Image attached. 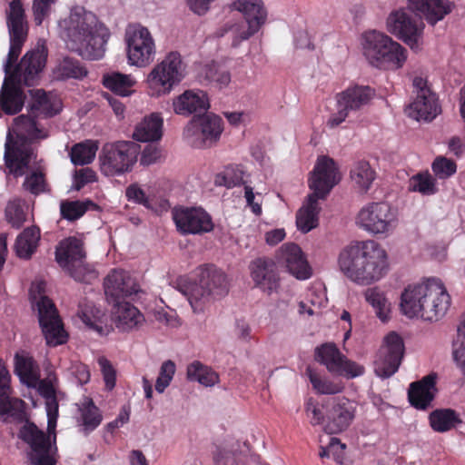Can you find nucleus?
Listing matches in <instances>:
<instances>
[{
	"mask_svg": "<svg viewBox=\"0 0 465 465\" xmlns=\"http://www.w3.org/2000/svg\"><path fill=\"white\" fill-rule=\"evenodd\" d=\"M374 91L367 85H351L336 94V104L349 114L360 111L371 101Z\"/></svg>",
	"mask_w": 465,
	"mask_h": 465,
	"instance_id": "c85d7f7f",
	"label": "nucleus"
},
{
	"mask_svg": "<svg viewBox=\"0 0 465 465\" xmlns=\"http://www.w3.org/2000/svg\"><path fill=\"white\" fill-rule=\"evenodd\" d=\"M102 83L105 88L121 96H128L133 93L134 81L130 75L119 72L104 74Z\"/></svg>",
	"mask_w": 465,
	"mask_h": 465,
	"instance_id": "58836bf2",
	"label": "nucleus"
},
{
	"mask_svg": "<svg viewBox=\"0 0 465 465\" xmlns=\"http://www.w3.org/2000/svg\"><path fill=\"white\" fill-rule=\"evenodd\" d=\"M403 354L404 343L401 337L394 331L390 332L374 361L376 375L383 379L392 376L398 371Z\"/></svg>",
	"mask_w": 465,
	"mask_h": 465,
	"instance_id": "aec40b11",
	"label": "nucleus"
},
{
	"mask_svg": "<svg viewBox=\"0 0 465 465\" xmlns=\"http://www.w3.org/2000/svg\"><path fill=\"white\" fill-rule=\"evenodd\" d=\"M5 215L8 223L14 228H20L25 222L26 214L23 208L17 204L10 203L5 209Z\"/></svg>",
	"mask_w": 465,
	"mask_h": 465,
	"instance_id": "052dcab7",
	"label": "nucleus"
},
{
	"mask_svg": "<svg viewBox=\"0 0 465 465\" xmlns=\"http://www.w3.org/2000/svg\"><path fill=\"white\" fill-rule=\"evenodd\" d=\"M97 362L100 366L105 387L108 391H112L116 384V371L111 361L104 356L98 358Z\"/></svg>",
	"mask_w": 465,
	"mask_h": 465,
	"instance_id": "4d7b16f0",
	"label": "nucleus"
},
{
	"mask_svg": "<svg viewBox=\"0 0 465 465\" xmlns=\"http://www.w3.org/2000/svg\"><path fill=\"white\" fill-rule=\"evenodd\" d=\"M11 376L4 362L0 360V416L13 411L11 400L7 395L10 389Z\"/></svg>",
	"mask_w": 465,
	"mask_h": 465,
	"instance_id": "3c124183",
	"label": "nucleus"
},
{
	"mask_svg": "<svg viewBox=\"0 0 465 465\" xmlns=\"http://www.w3.org/2000/svg\"><path fill=\"white\" fill-rule=\"evenodd\" d=\"M104 292L108 302L124 301L125 297L135 294L139 285L128 272L114 269L106 276L104 282Z\"/></svg>",
	"mask_w": 465,
	"mask_h": 465,
	"instance_id": "5701e85b",
	"label": "nucleus"
},
{
	"mask_svg": "<svg viewBox=\"0 0 465 465\" xmlns=\"http://www.w3.org/2000/svg\"><path fill=\"white\" fill-rule=\"evenodd\" d=\"M96 204L91 200L85 201H63L60 204L61 216L70 222L80 219L90 207L96 208Z\"/></svg>",
	"mask_w": 465,
	"mask_h": 465,
	"instance_id": "49530a36",
	"label": "nucleus"
},
{
	"mask_svg": "<svg viewBox=\"0 0 465 465\" xmlns=\"http://www.w3.org/2000/svg\"><path fill=\"white\" fill-rule=\"evenodd\" d=\"M175 114L190 115L193 113H204L209 108L207 94L202 90H187L173 103Z\"/></svg>",
	"mask_w": 465,
	"mask_h": 465,
	"instance_id": "c756f323",
	"label": "nucleus"
},
{
	"mask_svg": "<svg viewBox=\"0 0 465 465\" xmlns=\"http://www.w3.org/2000/svg\"><path fill=\"white\" fill-rule=\"evenodd\" d=\"M425 286L418 317L424 321L436 322L445 315L450 305V296L439 279H429Z\"/></svg>",
	"mask_w": 465,
	"mask_h": 465,
	"instance_id": "a211bd4d",
	"label": "nucleus"
},
{
	"mask_svg": "<svg viewBox=\"0 0 465 465\" xmlns=\"http://www.w3.org/2000/svg\"><path fill=\"white\" fill-rule=\"evenodd\" d=\"M251 277L255 286L268 294L279 288L280 278L274 262L268 258H257L250 264Z\"/></svg>",
	"mask_w": 465,
	"mask_h": 465,
	"instance_id": "bb28decb",
	"label": "nucleus"
},
{
	"mask_svg": "<svg viewBox=\"0 0 465 465\" xmlns=\"http://www.w3.org/2000/svg\"><path fill=\"white\" fill-rule=\"evenodd\" d=\"M163 119L156 114L145 117L135 128L133 138L140 142L158 141L163 135Z\"/></svg>",
	"mask_w": 465,
	"mask_h": 465,
	"instance_id": "72a5a7b5",
	"label": "nucleus"
},
{
	"mask_svg": "<svg viewBox=\"0 0 465 465\" xmlns=\"http://www.w3.org/2000/svg\"><path fill=\"white\" fill-rule=\"evenodd\" d=\"M175 371L176 366L173 361L168 360L163 362L160 368L159 376L155 382V390L157 392L163 393L165 391V389L170 385Z\"/></svg>",
	"mask_w": 465,
	"mask_h": 465,
	"instance_id": "603ef678",
	"label": "nucleus"
},
{
	"mask_svg": "<svg viewBox=\"0 0 465 465\" xmlns=\"http://www.w3.org/2000/svg\"><path fill=\"white\" fill-rule=\"evenodd\" d=\"M231 7L242 15L245 24L232 25L223 29L219 36H223L227 31H232L233 34L232 45L236 47L241 42L248 40L260 31L267 21L268 11L262 0H235Z\"/></svg>",
	"mask_w": 465,
	"mask_h": 465,
	"instance_id": "1a4fd4ad",
	"label": "nucleus"
},
{
	"mask_svg": "<svg viewBox=\"0 0 465 465\" xmlns=\"http://www.w3.org/2000/svg\"><path fill=\"white\" fill-rule=\"evenodd\" d=\"M140 145L133 141L106 143L99 155L100 168L106 176L121 175L133 170Z\"/></svg>",
	"mask_w": 465,
	"mask_h": 465,
	"instance_id": "9d476101",
	"label": "nucleus"
},
{
	"mask_svg": "<svg viewBox=\"0 0 465 465\" xmlns=\"http://www.w3.org/2000/svg\"><path fill=\"white\" fill-rule=\"evenodd\" d=\"M40 240V230L35 226L25 228L16 238L15 251L21 259H30L36 251Z\"/></svg>",
	"mask_w": 465,
	"mask_h": 465,
	"instance_id": "e433bc0d",
	"label": "nucleus"
},
{
	"mask_svg": "<svg viewBox=\"0 0 465 465\" xmlns=\"http://www.w3.org/2000/svg\"><path fill=\"white\" fill-rule=\"evenodd\" d=\"M31 103L29 110L35 117H52L60 112V102L43 89L29 91Z\"/></svg>",
	"mask_w": 465,
	"mask_h": 465,
	"instance_id": "2f4dec72",
	"label": "nucleus"
},
{
	"mask_svg": "<svg viewBox=\"0 0 465 465\" xmlns=\"http://www.w3.org/2000/svg\"><path fill=\"white\" fill-rule=\"evenodd\" d=\"M434 174L439 179H447L457 171V164L454 161L444 156H438L431 165Z\"/></svg>",
	"mask_w": 465,
	"mask_h": 465,
	"instance_id": "864d4df0",
	"label": "nucleus"
},
{
	"mask_svg": "<svg viewBox=\"0 0 465 465\" xmlns=\"http://www.w3.org/2000/svg\"><path fill=\"white\" fill-rule=\"evenodd\" d=\"M55 260L77 282H87L94 276V272L84 262V242L77 237H68L59 242L55 251Z\"/></svg>",
	"mask_w": 465,
	"mask_h": 465,
	"instance_id": "f8f14e48",
	"label": "nucleus"
},
{
	"mask_svg": "<svg viewBox=\"0 0 465 465\" xmlns=\"http://www.w3.org/2000/svg\"><path fill=\"white\" fill-rule=\"evenodd\" d=\"M172 216L177 231L183 235H202L214 229L211 214L202 207H174Z\"/></svg>",
	"mask_w": 465,
	"mask_h": 465,
	"instance_id": "f3484780",
	"label": "nucleus"
},
{
	"mask_svg": "<svg viewBox=\"0 0 465 465\" xmlns=\"http://www.w3.org/2000/svg\"><path fill=\"white\" fill-rule=\"evenodd\" d=\"M361 45L364 57L378 69L395 71L407 60V50L401 45L375 30L362 34Z\"/></svg>",
	"mask_w": 465,
	"mask_h": 465,
	"instance_id": "6e6552de",
	"label": "nucleus"
},
{
	"mask_svg": "<svg viewBox=\"0 0 465 465\" xmlns=\"http://www.w3.org/2000/svg\"><path fill=\"white\" fill-rule=\"evenodd\" d=\"M46 63L44 50L28 51L14 68L13 74H5L0 91V109L7 115L18 114L24 107L25 94L22 84L33 86Z\"/></svg>",
	"mask_w": 465,
	"mask_h": 465,
	"instance_id": "20e7f679",
	"label": "nucleus"
},
{
	"mask_svg": "<svg viewBox=\"0 0 465 465\" xmlns=\"http://www.w3.org/2000/svg\"><path fill=\"white\" fill-rule=\"evenodd\" d=\"M316 359L330 372L352 379L364 373L363 366L348 360L332 343H325L316 349Z\"/></svg>",
	"mask_w": 465,
	"mask_h": 465,
	"instance_id": "4be33fe9",
	"label": "nucleus"
},
{
	"mask_svg": "<svg viewBox=\"0 0 465 465\" xmlns=\"http://www.w3.org/2000/svg\"><path fill=\"white\" fill-rule=\"evenodd\" d=\"M140 164L143 166L154 164L163 158L162 149L154 143L145 145L143 151L140 150Z\"/></svg>",
	"mask_w": 465,
	"mask_h": 465,
	"instance_id": "13d9d810",
	"label": "nucleus"
},
{
	"mask_svg": "<svg viewBox=\"0 0 465 465\" xmlns=\"http://www.w3.org/2000/svg\"><path fill=\"white\" fill-rule=\"evenodd\" d=\"M64 24L66 45L72 52L88 60L104 57L111 34L94 13L75 6Z\"/></svg>",
	"mask_w": 465,
	"mask_h": 465,
	"instance_id": "7ed1b4c3",
	"label": "nucleus"
},
{
	"mask_svg": "<svg viewBox=\"0 0 465 465\" xmlns=\"http://www.w3.org/2000/svg\"><path fill=\"white\" fill-rule=\"evenodd\" d=\"M96 181L95 173L90 168H83L74 174V189L80 191L86 184Z\"/></svg>",
	"mask_w": 465,
	"mask_h": 465,
	"instance_id": "0e129e2a",
	"label": "nucleus"
},
{
	"mask_svg": "<svg viewBox=\"0 0 465 465\" xmlns=\"http://www.w3.org/2000/svg\"><path fill=\"white\" fill-rule=\"evenodd\" d=\"M205 76L210 83L213 84L219 89L226 87L231 82L230 72L215 64L207 67Z\"/></svg>",
	"mask_w": 465,
	"mask_h": 465,
	"instance_id": "5fc2aeb1",
	"label": "nucleus"
},
{
	"mask_svg": "<svg viewBox=\"0 0 465 465\" xmlns=\"http://www.w3.org/2000/svg\"><path fill=\"white\" fill-rule=\"evenodd\" d=\"M125 195L129 201L142 204L146 208L151 206L145 192L136 183H133L126 188Z\"/></svg>",
	"mask_w": 465,
	"mask_h": 465,
	"instance_id": "e2e57ef3",
	"label": "nucleus"
},
{
	"mask_svg": "<svg viewBox=\"0 0 465 465\" xmlns=\"http://www.w3.org/2000/svg\"><path fill=\"white\" fill-rule=\"evenodd\" d=\"M54 0H34L33 11L35 22L37 25L43 23L44 18L47 15L51 5Z\"/></svg>",
	"mask_w": 465,
	"mask_h": 465,
	"instance_id": "69168bd1",
	"label": "nucleus"
},
{
	"mask_svg": "<svg viewBox=\"0 0 465 465\" xmlns=\"http://www.w3.org/2000/svg\"><path fill=\"white\" fill-rule=\"evenodd\" d=\"M426 290L425 282L410 285L401 293V310L409 318L418 317L422 305L423 292Z\"/></svg>",
	"mask_w": 465,
	"mask_h": 465,
	"instance_id": "473e14b6",
	"label": "nucleus"
},
{
	"mask_svg": "<svg viewBox=\"0 0 465 465\" xmlns=\"http://www.w3.org/2000/svg\"><path fill=\"white\" fill-rule=\"evenodd\" d=\"M277 260L288 272L299 280L312 276V268L300 246L293 242L284 243L277 252Z\"/></svg>",
	"mask_w": 465,
	"mask_h": 465,
	"instance_id": "b1692460",
	"label": "nucleus"
},
{
	"mask_svg": "<svg viewBox=\"0 0 465 465\" xmlns=\"http://www.w3.org/2000/svg\"><path fill=\"white\" fill-rule=\"evenodd\" d=\"M98 150L97 141L86 140L72 147L70 157L75 165H84L93 162Z\"/></svg>",
	"mask_w": 465,
	"mask_h": 465,
	"instance_id": "37998d69",
	"label": "nucleus"
},
{
	"mask_svg": "<svg viewBox=\"0 0 465 465\" xmlns=\"http://www.w3.org/2000/svg\"><path fill=\"white\" fill-rule=\"evenodd\" d=\"M32 309L37 312L38 322L46 344L56 347L66 343L68 334L54 302L45 295V282H34L29 290Z\"/></svg>",
	"mask_w": 465,
	"mask_h": 465,
	"instance_id": "0eeeda50",
	"label": "nucleus"
},
{
	"mask_svg": "<svg viewBox=\"0 0 465 465\" xmlns=\"http://www.w3.org/2000/svg\"><path fill=\"white\" fill-rule=\"evenodd\" d=\"M78 411L80 416L77 420L83 426L85 434L94 430L103 420L102 411L91 398L84 399L78 405Z\"/></svg>",
	"mask_w": 465,
	"mask_h": 465,
	"instance_id": "c9c22d12",
	"label": "nucleus"
},
{
	"mask_svg": "<svg viewBox=\"0 0 465 465\" xmlns=\"http://www.w3.org/2000/svg\"><path fill=\"white\" fill-rule=\"evenodd\" d=\"M45 175L41 172H34L30 175L26 176L23 183L24 188L35 195H38L45 192Z\"/></svg>",
	"mask_w": 465,
	"mask_h": 465,
	"instance_id": "6e6d98bb",
	"label": "nucleus"
},
{
	"mask_svg": "<svg viewBox=\"0 0 465 465\" xmlns=\"http://www.w3.org/2000/svg\"><path fill=\"white\" fill-rule=\"evenodd\" d=\"M454 347V360L465 379V340H460V341H457Z\"/></svg>",
	"mask_w": 465,
	"mask_h": 465,
	"instance_id": "774afa93",
	"label": "nucleus"
},
{
	"mask_svg": "<svg viewBox=\"0 0 465 465\" xmlns=\"http://www.w3.org/2000/svg\"><path fill=\"white\" fill-rule=\"evenodd\" d=\"M341 272L359 285H369L389 271L386 251L374 240L356 242L344 247L338 257Z\"/></svg>",
	"mask_w": 465,
	"mask_h": 465,
	"instance_id": "f03ea898",
	"label": "nucleus"
},
{
	"mask_svg": "<svg viewBox=\"0 0 465 465\" xmlns=\"http://www.w3.org/2000/svg\"><path fill=\"white\" fill-rule=\"evenodd\" d=\"M45 410L47 414V430L50 434H54V440H55V428L59 414V404L57 398L45 401Z\"/></svg>",
	"mask_w": 465,
	"mask_h": 465,
	"instance_id": "bf43d9fd",
	"label": "nucleus"
},
{
	"mask_svg": "<svg viewBox=\"0 0 465 465\" xmlns=\"http://www.w3.org/2000/svg\"><path fill=\"white\" fill-rule=\"evenodd\" d=\"M412 85L416 97L409 105V116L417 121H432L440 113L437 94L430 90L427 80L421 76H415Z\"/></svg>",
	"mask_w": 465,
	"mask_h": 465,
	"instance_id": "6ab92c4d",
	"label": "nucleus"
},
{
	"mask_svg": "<svg viewBox=\"0 0 465 465\" xmlns=\"http://www.w3.org/2000/svg\"><path fill=\"white\" fill-rule=\"evenodd\" d=\"M111 303L113 304V318L118 329L127 331L143 322V315L130 302L120 301Z\"/></svg>",
	"mask_w": 465,
	"mask_h": 465,
	"instance_id": "7c9ffc66",
	"label": "nucleus"
},
{
	"mask_svg": "<svg viewBox=\"0 0 465 465\" xmlns=\"http://www.w3.org/2000/svg\"><path fill=\"white\" fill-rule=\"evenodd\" d=\"M361 228L374 235L389 234L397 226V217L389 203H371L363 206L357 216Z\"/></svg>",
	"mask_w": 465,
	"mask_h": 465,
	"instance_id": "2eb2a0df",
	"label": "nucleus"
},
{
	"mask_svg": "<svg viewBox=\"0 0 465 465\" xmlns=\"http://www.w3.org/2000/svg\"><path fill=\"white\" fill-rule=\"evenodd\" d=\"M34 115L21 114L14 120L16 140L8 136L5 143V163L7 173L15 178L23 176L32 160L34 151L31 143L47 137L46 133L37 126Z\"/></svg>",
	"mask_w": 465,
	"mask_h": 465,
	"instance_id": "423d86ee",
	"label": "nucleus"
},
{
	"mask_svg": "<svg viewBox=\"0 0 465 465\" xmlns=\"http://www.w3.org/2000/svg\"><path fill=\"white\" fill-rule=\"evenodd\" d=\"M306 374L313 390L319 394H337L341 392L344 388L341 381H333L327 377L321 376L310 367L307 368Z\"/></svg>",
	"mask_w": 465,
	"mask_h": 465,
	"instance_id": "79ce46f5",
	"label": "nucleus"
},
{
	"mask_svg": "<svg viewBox=\"0 0 465 465\" xmlns=\"http://www.w3.org/2000/svg\"><path fill=\"white\" fill-rule=\"evenodd\" d=\"M6 18L10 35V48L4 71L5 74H13V70L18 64L16 62L27 36L25 14L21 0H12L10 2Z\"/></svg>",
	"mask_w": 465,
	"mask_h": 465,
	"instance_id": "4468645a",
	"label": "nucleus"
},
{
	"mask_svg": "<svg viewBox=\"0 0 465 465\" xmlns=\"http://www.w3.org/2000/svg\"><path fill=\"white\" fill-rule=\"evenodd\" d=\"M305 411L312 425H319L324 420V414L319 407V402L313 398L308 399L305 404Z\"/></svg>",
	"mask_w": 465,
	"mask_h": 465,
	"instance_id": "680f3d73",
	"label": "nucleus"
},
{
	"mask_svg": "<svg viewBox=\"0 0 465 465\" xmlns=\"http://www.w3.org/2000/svg\"><path fill=\"white\" fill-rule=\"evenodd\" d=\"M244 173L245 171L242 164H228L223 172L216 175L215 183L227 188H232L243 183Z\"/></svg>",
	"mask_w": 465,
	"mask_h": 465,
	"instance_id": "de8ad7c7",
	"label": "nucleus"
},
{
	"mask_svg": "<svg viewBox=\"0 0 465 465\" xmlns=\"http://www.w3.org/2000/svg\"><path fill=\"white\" fill-rule=\"evenodd\" d=\"M33 362L30 358L15 356V371L21 377H29L32 374Z\"/></svg>",
	"mask_w": 465,
	"mask_h": 465,
	"instance_id": "338daca9",
	"label": "nucleus"
},
{
	"mask_svg": "<svg viewBox=\"0 0 465 465\" xmlns=\"http://www.w3.org/2000/svg\"><path fill=\"white\" fill-rule=\"evenodd\" d=\"M409 189L423 195H432L438 192L435 179L428 172L413 175L410 180Z\"/></svg>",
	"mask_w": 465,
	"mask_h": 465,
	"instance_id": "8fccbe9b",
	"label": "nucleus"
},
{
	"mask_svg": "<svg viewBox=\"0 0 465 465\" xmlns=\"http://www.w3.org/2000/svg\"><path fill=\"white\" fill-rule=\"evenodd\" d=\"M354 403L345 397H336L331 401V407L327 411L326 429L331 434L345 430L355 417Z\"/></svg>",
	"mask_w": 465,
	"mask_h": 465,
	"instance_id": "393cba45",
	"label": "nucleus"
},
{
	"mask_svg": "<svg viewBox=\"0 0 465 465\" xmlns=\"http://www.w3.org/2000/svg\"><path fill=\"white\" fill-rule=\"evenodd\" d=\"M351 178L363 192H367L375 180V172L365 161L357 162L351 170Z\"/></svg>",
	"mask_w": 465,
	"mask_h": 465,
	"instance_id": "a18cd8bd",
	"label": "nucleus"
},
{
	"mask_svg": "<svg viewBox=\"0 0 465 465\" xmlns=\"http://www.w3.org/2000/svg\"><path fill=\"white\" fill-rule=\"evenodd\" d=\"M228 281L225 273L214 265L201 269L200 282L192 288L188 301L196 313L203 312V305L210 298H220L228 293Z\"/></svg>",
	"mask_w": 465,
	"mask_h": 465,
	"instance_id": "9b49d317",
	"label": "nucleus"
},
{
	"mask_svg": "<svg viewBox=\"0 0 465 465\" xmlns=\"http://www.w3.org/2000/svg\"><path fill=\"white\" fill-rule=\"evenodd\" d=\"M80 318L90 330L100 336H105L111 331L105 313L94 306L86 305L81 309Z\"/></svg>",
	"mask_w": 465,
	"mask_h": 465,
	"instance_id": "4c0bfd02",
	"label": "nucleus"
},
{
	"mask_svg": "<svg viewBox=\"0 0 465 465\" xmlns=\"http://www.w3.org/2000/svg\"><path fill=\"white\" fill-rule=\"evenodd\" d=\"M126 53L132 65L144 67L155 56V43L151 32L141 24H129L124 33Z\"/></svg>",
	"mask_w": 465,
	"mask_h": 465,
	"instance_id": "ddd939ff",
	"label": "nucleus"
},
{
	"mask_svg": "<svg viewBox=\"0 0 465 465\" xmlns=\"http://www.w3.org/2000/svg\"><path fill=\"white\" fill-rule=\"evenodd\" d=\"M436 381L437 374L431 372L420 381L411 382L408 390L410 404L420 411L429 409L438 392Z\"/></svg>",
	"mask_w": 465,
	"mask_h": 465,
	"instance_id": "cd10ccee",
	"label": "nucleus"
},
{
	"mask_svg": "<svg viewBox=\"0 0 465 465\" xmlns=\"http://www.w3.org/2000/svg\"><path fill=\"white\" fill-rule=\"evenodd\" d=\"M251 277L255 286L268 294L279 288L280 278L274 262L268 258H257L250 264Z\"/></svg>",
	"mask_w": 465,
	"mask_h": 465,
	"instance_id": "a878e982",
	"label": "nucleus"
},
{
	"mask_svg": "<svg viewBox=\"0 0 465 465\" xmlns=\"http://www.w3.org/2000/svg\"><path fill=\"white\" fill-rule=\"evenodd\" d=\"M430 428L440 433L447 432L462 423L460 414L453 409H436L429 415Z\"/></svg>",
	"mask_w": 465,
	"mask_h": 465,
	"instance_id": "f704fd0d",
	"label": "nucleus"
},
{
	"mask_svg": "<svg viewBox=\"0 0 465 465\" xmlns=\"http://www.w3.org/2000/svg\"><path fill=\"white\" fill-rule=\"evenodd\" d=\"M183 64L177 52L169 53L149 74L147 82L157 94L169 93L183 79Z\"/></svg>",
	"mask_w": 465,
	"mask_h": 465,
	"instance_id": "dca6fc26",
	"label": "nucleus"
},
{
	"mask_svg": "<svg viewBox=\"0 0 465 465\" xmlns=\"http://www.w3.org/2000/svg\"><path fill=\"white\" fill-rule=\"evenodd\" d=\"M450 0H408V8L392 12L387 19L390 33L402 40L411 49H420L425 19L430 25L443 20L455 8Z\"/></svg>",
	"mask_w": 465,
	"mask_h": 465,
	"instance_id": "f257e3e1",
	"label": "nucleus"
},
{
	"mask_svg": "<svg viewBox=\"0 0 465 465\" xmlns=\"http://www.w3.org/2000/svg\"><path fill=\"white\" fill-rule=\"evenodd\" d=\"M193 123L200 126L201 133L204 143H210L216 142L223 132V120L215 114H205L197 119H193Z\"/></svg>",
	"mask_w": 465,
	"mask_h": 465,
	"instance_id": "ea45409f",
	"label": "nucleus"
},
{
	"mask_svg": "<svg viewBox=\"0 0 465 465\" xmlns=\"http://www.w3.org/2000/svg\"><path fill=\"white\" fill-rule=\"evenodd\" d=\"M186 375L189 381H198L206 387L213 386L219 381V375L199 361H194L188 365Z\"/></svg>",
	"mask_w": 465,
	"mask_h": 465,
	"instance_id": "a19ab883",
	"label": "nucleus"
},
{
	"mask_svg": "<svg viewBox=\"0 0 465 465\" xmlns=\"http://www.w3.org/2000/svg\"><path fill=\"white\" fill-rule=\"evenodd\" d=\"M51 435L41 430L35 423L25 424L19 431V438L31 448L29 460L32 465H55L56 460L50 455Z\"/></svg>",
	"mask_w": 465,
	"mask_h": 465,
	"instance_id": "412c9836",
	"label": "nucleus"
},
{
	"mask_svg": "<svg viewBox=\"0 0 465 465\" xmlns=\"http://www.w3.org/2000/svg\"><path fill=\"white\" fill-rule=\"evenodd\" d=\"M86 68L82 63L72 57H64L57 65L54 74L58 79H82L87 75Z\"/></svg>",
	"mask_w": 465,
	"mask_h": 465,
	"instance_id": "c03bdc74",
	"label": "nucleus"
},
{
	"mask_svg": "<svg viewBox=\"0 0 465 465\" xmlns=\"http://www.w3.org/2000/svg\"><path fill=\"white\" fill-rule=\"evenodd\" d=\"M365 299L375 309L378 318L386 322L389 318L390 302L383 292L378 287L369 288L365 292Z\"/></svg>",
	"mask_w": 465,
	"mask_h": 465,
	"instance_id": "09e8293b",
	"label": "nucleus"
},
{
	"mask_svg": "<svg viewBox=\"0 0 465 465\" xmlns=\"http://www.w3.org/2000/svg\"><path fill=\"white\" fill-rule=\"evenodd\" d=\"M340 182L338 167L329 156H320L309 178V187L312 191L308 195L307 203L296 214L298 229L306 233L317 227L320 207L318 201L325 199L331 189Z\"/></svg>",
	"mask_w": 465,
	"mask_h": 465,
	"instance_id": "39448f33",
	"label": "nucleus"
}]
</instances>
